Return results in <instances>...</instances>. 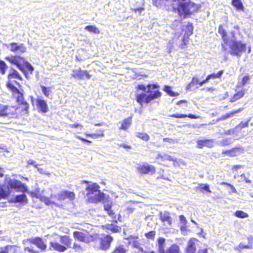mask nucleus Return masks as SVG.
Instances as JSON below:
<instances>
[{
  "mask_svg": "<svg viewBox=\"0 0 253 253\" xmlns=\"http://www.w3.org/2000/svg\"><path fill=\"white\" fill-rule=\"evenodd\" d=\"M160 85L157 84H149L146 86L144 84L137 85V89L144 91L137 94L136 100L140 105L143 103L148 104L151 101L159 99L162 95V92L158 89Z\"/></svg>",
  "mask_w": 253,
  "mask_h": 253,
  "instance_id": "1",
  "label": "nucleus"
},
{
  "mask_svg": "<svg viewBox=\"0 0 253 253\" xmlns=\"http://www.w3.org/2000/svg\"><path fill=\"white\" fill-rule=\"evenodd\" d=\"M12 190L17 192H25L27 189L20 181L11 178L6 175L2 182L0 183V199H6L10 195Z\"/></svg>",
  "mask_w": 253,
  "mask_h": 253,
  "instance_id": "2",
  "label": "nucleus"
},
{
  "mask_svg": "<svg viewBox=\"0 0 253 253\" xmlns=\"http://www.w3.org/2000/svg\"><path fill=\"white\" fill-rule=\"evenodd\" d=\"M82 183L88 184L85 188L87 203L97 204L107 199L105 194L100 191V186L96 183L89 184V182L88 181L83 180Z\"/></svg>",
  "mask_w": 253,
  "mask_h": 253,
  "instance_id": "3",
  "label": "nucleus"
},
{
  "mask_svg": "<svg viewBox=\"0 0 253 253\" xmlns=\"http://www.w3.org/2000/svg\"><path fill=\"white\" fill-rule=\"evenodd\" d=\"M201 5L189 1L187 2L179 1L177 10L178 15L183 18L190 17L194 13L198 12L201 8Z\"/></svg>",
  "mask_w": 253,
  "mask_h": 253,
  "instance_id": "4",
  "label": "nucleus"
},
{
  "mask_svg": "<svg viewBox=\"0 0 253 253\" xmlns=\"http://www.w3.org/2000/svg\"><path fill=\"white\" fill-rule=\"evenodd\" d=\"M73 235L75 240L86 244L95 242L97 238L96 234L91 233L89 231L84 229L75 231L73 232Z\"/></svg>",
  "mask_w": 253,
  "mask_h": 253,
  "instance_id": "5",
  "label": "nucleus"
},
{
  "mask_svg": "<svg viewBox=\"0 0 253 253\" xmlns=\"http://www.w3.org/2000/svg\"><path fill=\"white\" fill-rule=\"evenodd\" d=\"M228 43L230 49V54L232 55L240 57L246 51L247 44L241 41L231 39Z\"/></svg>",
  "mask_w": 253,
  "mask_h": 253,
  "instance_id": "6",
  "label": "nucleus"
},
{
  "mask_svg": "<svg viewBox=\"0 0 253 253\" xmlns=\"http://www.w3.org/2000/svg\"><path fill=\"white\" fill-rule=\"evenodd\" d=\"M202 244V243L197 239L191 238L188 241L184 251L185 253H208L207 248L201 247Z\"/></svg>",
  "mask_w": 253,
  "mask_h": 253,
  "instance_id": "7",
  "label": "nucleus"
},
{
  "mask_svg": "<svg viewBox=\"0 0 253 253\" xmlns=\"http://www.w3.org/2000/svg\"><path fill=\"white\" fill-rule=\"evenodd\" d=\"M97 238L95 242H98L99 243V248L102 250H106L108 249L111 242L113 241V238L109 235L102 234L99 235L96 234Z\"/></svg>",
  "mask_w": 253,
  "mask_h": 253,
  "instance_id": "8",
  "label": "nucleus"
},
{
  "mask_svg": "<svg viewBox=\"0 0 253 253\" xmlns=\"http://www.w3.org/2000/svg\"><path fill=\"white\" fill-rule=\"evenodd\" d=\"M137 171L141 174L153 175L156 173V168L155 166L144 163L139 165L136 168Z\"/></svg>",
  "mask_w": 253,
  "mask_h": 253,
  "instance_id": "9",
  "label": "nucleus"
},
{
  "mask_svg": "<svg viewBox=\"0 0 253 253\" xmlns=\"http://www.w3.org/2000/svg\"><path fill=\"white\" fill-rule=\"evenodd\" d=\"M6 59L12 64H15L18 68L27 76V73L23 65L24 63L25 64V62L23 58L19 56H15L7 57L6 58Z\"/></svg>",
  "mask_w": 253,
  "mask_h": 253,
  "instance_id": "10",
  "label": "nucleus"
},
{
  "mask_svg": "<svg viewBox=\"0 0 253 253\" xmlns=\"http://www.w3.org/2000/svg\"><path fill=\"white\" fill-rule=\"evenodd\" d=\"M244 151L245 149L243 147L239 145L229 150H223L222 151L221 154L224 156L234 157L244 153Z\"/></svg>",
  "mask_w": 253,
  "mask_h": 253,
  "instance_id": "11",
  "label": "nucleus"
},
{
  "mask_svg": "<svg viewBox=\"0 0 253 253\" xmlns=\"http://www.w3.org/2000/svg\"><path fill=\"white\" fill-rule=\"evenodd\" d=\"M249 121L250 120H247L246 122H241L234 128L225 131L223 132V134L224 135H237L239 133V132H240L241 131L242 128L248 126Z\"/></svg>",
  "mask_w": 253,
  "mask_h": 253,
  "instance_id": "12",
  "label": "nucleus"
},
{
  "mask_svg": "<svg viewBox=\"0 0 253 253\" xmlns=\"http://www.w3.org/2000/svg\"><path fill=\"white\" fill-rule=\"evenodd\" d=\"M159 218L164 225H169V226L172 225L173 219L169 211H165L160 212Z\"/></svg>",
  "mask_w": 253,
  "mask_h": 253,
  "instance_id": "13",
  "label": "nucleus"
},
{
  "mask_svg": "<svg viewBox=\"0 0 253 253\" xmlns=\"http://www.w3.org/2000/svg\"><path fill=\"white\" fill-rule=\"evenodd\" d=\"M72 76L78 80H83L84 76L88 80L90 79L91 77V76L88 73L87 71H83L81 68L73 70Z\"/></svg>",
  "mask_w": 253,
  "mask_h": 253,
  "instance_id": "14",
  "label": "nucleus"
},
{
  "mask_svg": "<svg viewBox=\"0 0 253 253\" xmlns=\"http://www.w3.org/2000/svg\"><path fill=\"white\" fill-rule=\"evenodd\" d=\"M10 51L18 54L23 53L26 52V47L23 43H11L9 45Z\"/></svg>",
  "mask_w": 253,
  "mask_h": 253,
  "instance_id": "15",
  "label": "nucleus"
},
{
  "mask_svg": "<svg viewBox=\"0 0 253 253\" xmlns=\"http://www.w3.org/2000/svg\"><path fill=\"white\" fill-rule=\"evenodd\" d=\"M57 198L59 200L68 199L70 201H73L75 198V194L72 191L63 190L57 194Z\"/></svg>",
  "mask_w": 253,
  "mask_h": 253,
  "instance_id": "16",
  "label": "nucleus"
},
{
  "mask_svg": "<svg viewBox=\"0 0 253 253\" xmlns=\"http://www.w3.org/2000/svg\"><path fill=\"white\" fill-rule=\"evenodd\" d=\"M213 146V141L212 139H205L203 140H198L197 141V147L202 149L204 147L212 148Z\"/></svg>",
  "mask_w": 253,
  "mask_h": 253,
  "instance_id": "17",
  "label": "nucleus"
},
{
  "mask_svg": "<svg viewBox=\"0 0 253 253\" xmlns=\"http://www.w3.org/2000/svg\"><path fill=\"white\" fill-rule=\"evenodd\" d=\"M112 204L111 203L104 205V209L107 212L108 214L112 218V221L114 223H117L118 220L115 212L112 209Z\"/></svg>",
  "mask_w": 253,
  "mask_h": 253,
  "instance_id": "18",
  "label": "nucleus"
},
{
  "mask_svg": "<svg viewBox=\"0 0 253 253\" xmlns=\"http://www.w3.org/2000/svg\"><path fill=\"white\" fill-rule=\"evenodd\" d=\"M248 245H244L242 243L239 244L238 247L236 249L238 251L241 252L243 249H252L253 248V236H250L247 237Z\"/></svg>",
  "mask_w": 253,
  "mask_h": 253,
  "instance_id": "19",
  "label": "nucleus"
},
{
  "mask_svg": "<svg viewBox=\"0 0 253 253\" xmlns=\"http://www.w3.org/2000/svg\"><path fill=\"white\" fill-rule=\"evenodd\" d=\"M60 241L63 244L62 246L66 247V249L71 247L72 239L70 236L67 235L60 236Z\"/></svg>",
  "mask_w": 253,
  "mask_h": 253,
  "instance_id": "20",
  "label": "nucleus"
},
{
  "mask_svg": "<svg viewBox=\"0 0 253 253\" xmlns=\"http://www.w3.org/2000/svg\"><path fill=\"white\" fill-rule=\"evenodd\" d=\"M132 115L129 117L123 120L121 126L119 127L120 130H126L131 126L132 123Z\"/></svg>",
  "mask_w": 253,
  "mask_h": 253,
  "instance_id": "21",
  "label": "nucleus"
},
{
  "mask_svg": "<svg viewBox=\"0 0 253 253\" xmlns=\"http://www.w3.org/2000/svg\"><path fill=\"white\" fill-rule=\"evenodd\" d=\"M33 105H36L38 109L40 111H46V103L45 101L40 98L36 99L35 100H32Z\"/></svg>",
  "mask_w": 253,
  "mask_h": 253,
  "instance_id": "22",
  "label": "nucleus"
},
{
  "mask_svg": "<svg viewBox=\"0 0 253 253\" xmlns=\"http://www.w3.org/2000/svg\"><path fill=\"white\" fill-rule=\"evenodd\" d=\"M27 198L26 196L23 194L18 195L10 199V202L11 203H25L27 202Z\"/></svg>",
  "mask_w": 253,
  "mask_h": 253,
  "instance_id": "23",
  "label": "nucleus"
},
{
  "mask_svg": "<svg viewBox=\"0 0 253 253\" xmlns=\"http://www.w3.org/2000/svg\"><path fill=\"white\" fill-rule=\"evenodd\" d=\"M193 24L190 22H188L184 29L185 33L184 37L186 39H188L189 36L193 34Z\"/></svg>",
  "mask_w": 253,
  "mask_h": 253,
  "instance_id": "24",
  "label": "nucleus"
},
{
  "mask_svg": "<svg viewBox=\"0 0 253 253\" xmlns=\"http://www.w3.org/2000/svg\"><path fill=\"white\" fill-rule=\"evenodd\" d=\"M162 253H181L178 246L176 244L171 245L166 251H163Z\"/></svg>",
  "mask_w": 253,
  "mask_h": 253,
  "instance_id": "25",
  "label": "nucleus"
},
{
  "mask_svg": "<svg viewBox=\"0 0 253 253\" xmlns=\"http://www.w3.org/2000/svg\"><path fill=\"white\" fill-rule=\"evenodd\" d=\"M50 244V247L52 248L53 250L59 252H63L66 250V247L65 246H62L58 242H51Z\"/></svg>",
  "mask_w": 253,
  "mask_h": 253,
  "instance_id": "26",
  "label": "nucleus"
},
{
  "mask_svg": "<svg viewBox=\"0 0 253 253\" xmlns=\"http://www.w3.org/2000/svg\"><path fill=\"white\" fill-rule=\"evenodd\" d=\"M30 241L32 243L36 245L38 248L42 250H45L46 248V245L40 238L31 239Z\"/></svg>",
  "mask_w": 253,
  "mask_h": 253,
  "instance_id": "27",
  "label": "nucleus"
},
{
  "mask_svg": "<svg viewBox=\"0 0 253 253\" xmlns=\"http://www.w3.org/2000/svg\"><path fill=\"white\" fill-rule=\"evenodd\" d=\"M218 33L221 36L222 39L225 44H227L228 40L227 38V34L225 30L223 28L222 25H220L218 27Z\"/></svg>",
  "mask_w": 253,
  "mask_h": 253,
  "instance_id": "28",
  "label": "nucleus"
},
{
  "mask_svg": "<svg viewBox=\"0 0 253 253\" xmlns=\"http://www.w3.org/2000/svg\"><path fill=\"white\" fill-rule=\"evenodd\" d=\"M172 117L176 118H181L184 117H188L191 119H200L201 117L199 115H195L191 114H189L188 115L185 114H174L170 116Z\"/></svg>",
  "mask_w": 253,
  "mask_h": 253,
  "instance_id": "29",
  "label": "nucleus"
},
{
  "mask_svg": "<svg viewBox=\"0 0 253 253\" xmlns=\"http://www.w3.org/2000/svg\"><path fill=\"white\" fill-rule=\"evenodd\" d=\"M163 90L165 91L169 95L172 97H175L179 95V93L175 92L171 89V87L169 85H165L164 86Z\"/></svg>",
  "mask_w": 253,
  "mask_h": 253,
  "instance_id": "30",
  "label": "nucleus"
},
{
  "mask_svg": "<svg viewBox=\"0 0 253 253\" xmlns=\"http://www.w3.org/2000/svg\"><path fill=\"white\" fill-rule=\"evenodd\" d=\"M6 86L8 88L10 89L15 94H17L18 99H20V97H22V94L20 92L19 89L16 87L14 85L10 83H8L6 84Z\"/></svg>",
  "mask_w": 253,
  "mask_h": 253,
  "instance_id": "31",
  "label": "nucleus"
},
{
  "mask_svg": "<svg viewBox=\"0 0 253 253\" xmlns=\"http://www.w3.org/2000/svg\"><path fill=\"white\" fill-rule=\"evenodd\" d=\"M231 4L237 10H244V7L241 0H232Z\"/></svg>",
  "mask_w": 253,
  "mask_h": 253,
  "instance_id": "32",
  "label": "nucleus"
},
{
  "mask_svg": "<svg viewBox=\"0 0 253 253\" xmlns=\"http://www.w3.org/2000/svg\"><path fill=\"white\" fill-rule=\"evenodd\" d=\"M198 189L202 193H211L210 186L208 184L201 183L198 184Z\"/></svg>",
  "mask_w": 253,
  "mask_h": 253,
  "instance_id": "33",
  "label": "nucleus"
},
{
  "mask_svg": "<svg viewBox=\"0 0 253 253\" xmlns=\"http://www.w3.org/2000/svg\"><path fill=\"white\" fill-rule=\"evenodd\" d=\"M84 29L89 32L94 34H99L100 33V31L95 26L87 25L85 27Z\"/></svg>",
  "mask_w": 253,
  "mask_h": 253,
  "instance_id": "34",
  "label": "nucleus"
},
{
  "mask_svg": "<svg viewBox=\"0 0 253 253\" xmlns=\"http://www.w3.org/2000/svg\"><path fill=\"white\" fill-rule=\"evenodd\" d=\"M136 137L143 141H148L150 139L149 135L146 132H138L136 134Z\"/></svg>",
  "mask_w": 253,
  "mask_h": 253,
  "instance_id": "35",
  "label": "nucleus"
},
{
  "mask_svg": "<svg viewBox=\"0 0 253 253\" xmlns=\"http://www.w3.org/2000/svg\"><path fill=\"white\" fill-rule=\"evenodd\" d=\"M223 74V70H220L218 71L217 73H212L211 74L207 76V79L209 80L211 79H214L216 78H220L222 74Z\"/></svg>",
  "mask_w": 253,
  "mask_h": 253,
  "instance_id": "36",
  "label": "nucleus"
},
{
  "mask_svg": "<svg viewBox=\"0 0 253 253\" xmlns=\"http://www.w3.org/2000/svg\"><path fill=\"white\" fill-rule=\"evenodd\" d=\"M11 73L8 75V79H12L13 78L18 79L20 80H22L21 77L20 76V75L18 73V72L15 69H11Z\"/></svg>",
  "mask_w": 253,
  "mask_h": 253,
  "instance_id": "37",
  "label": "nucleus"
},
{
  "mask_svg": "<svg viewBox=\"0 0 253 253\" xmlns=\"http://www.w3.org/2000/svg\"><path fill=\"white\" fill-rule=\"evenodd\" d=\"M244 94L245 93L243 91H239L231 98V102H233L239 99L240 98L243 97L244 95Z\"/></svg>",
  "mask_w": 253,
  "mask_h": 253,
  "instance_id": "38",
  "label": "nucleus"
},
{
  "mask_svg": "<svg viewBox=\"0 0 253 253\" xmlns=\"http://www.w3.org/2000/svg\"><path fill=\"white\" fill-rule=\"evenodd\" d=\"M165 239L163 237H160L158 239V243L159 245L158 252L159 253H162V250L164 251V245Z\"/></svg>",
  "mask_w": 253,
  "mask_h": 253,
  "instance_id": "39",
  "label": "nucleus"
},
{
  "mask_svg": "<svg viewBox=\"0 0 253 253\" xmlns=\"http://www.w3.org/2000/svg\"><path fill=\"white\" fill-rule=\"evenodd\" d=\"M234 215L236 217L240 218H247L249 217V214L247 213L240 210L236 211L234 213Z\"/></svg>",
  "mask_w": 253,
  "mask_h": 253,
  "instance_id": "40",
  "label": "nucleus"
},
{
  "mask_svg": "<svg viewBox=\"0 0 253 253\" xmlns=\"http://www.w3.org/2000/svg\"><path fill=\"white\" fill-rule=\"evenodd\" d=\"M179 218L180 223L182 224V225L180 227V229L181 230H185L186 229V226L187 223V221L185 217L183 215H179Z\"/></svg>",
  "mask_w": 253,
  "mask_h": 253,
  "instance_id": "41",
  "label": "nucleus"
},
{
  "mask_svg": "<svg viewBox=\"0 0 253 253\" xmlns=\"http://www.w3.org/2000/svg\"><path fill=\"white\" fill-rule=\"evenodd\" d=\"M104 130H99L97 133H92L91 138L92 139H98L99 138H102L104 136Z\"/></svg>",
  "mask_w": 253,
  "mask_h": 253,
  "instance_id": "42",
  "label": "nucleus"
},
{
  "mask_svg": "<svg viewBox=\"0 0 253 253\" xmlns=\"http://www.w3.org/2000/svg\"><path fill=\"white\" fill-rule=\"evenodd\" d=\"M250 77L249 75L244 76L241 82H239L238 83L239 86H243L245 85L250 80Z\"/></svg>",
  "mask_w": 253,
  "mask_h": 253,
  "instance_id": "43",
  "label": "nucleus"
},
{
  "mask_svg": "<svg viewBox=\"0 0 253 253\" xmlns=\"http://www.w3.org/2000/svg\"><path fill=\"white\" fill-rule=\"evenodd\" d=\"M24 67L26 71V72L27 73V76L26 75H25V76L27 78H28V75L29 73L30 74H32V73L34 70V68L31 66V65L28 62L25 63V66H24Z\"/></svg>",
  "mask_w": 253,
  "mask_h": 253,
  "instance_id": "44",
  "label": "nucleus"
},
{
  "mask_svg": "<svg viewBox=\"0 0 253 253\" xmlns=\"http://www.w3.org/2000/svg\"><path fill=\"white\" fill-rule=\"evenodd\" d=\"M166 161H169L173 162V165L174 167L179 166V163L176 158H173L171 156L166 154Z\"/></svg>",
  "mask_w": 253,
  "mask_h": 253,
  "instance_id": "45",
  "label": "nucleus"
},
{
  "mask_svg": "<svg viewBox=\"0 0 253 253\" xmlns=\"http://www.w3.org/2000/svg\"><path fill=\"white\" fill-rule=\"evenodd\" d=\"M195 84H199V81L197 78L194 77L193 78L191 82L187 85V89H189L192 86Z\"/></svg>",
  "mask_w": 253,
  "mask_h": 253,
  "instance_id": "46",
  "label": "nucleus"
},
{
  "mask_svg": "<svg viewBox=\"0 0 253 253\" xmlns=\"http://www.w3.org/2000/svg\"><path fill=\"white\" fill-rule=\"evenodd\" d=\"M7 68V66L5 63L2 60H0V72H1V74H5L6 69Z\"/></svg>",
  "mask_w": 253,
  "mask_h": 253,
  "instance_id": "47",
  "label": "nucleus"
},
{
  "mask_svg": "<svg viewBox=\"0 0 253 253\" xmlns=\"http://www.w3.org/2000/svg\"><path fill=\"white\" fill-rule=\"evenodd\" d=\"M126 250L123 246H119L115 248L112 253H126Z\"/></svg>",
  "mask_w": 253,
  "mask_h": 253,
  "instance_id": "48",
  "label": "nucleus"
},
{
  "mask_svg": "<svg viewBox=\"0 0 253 253\" xmlns=\"http://www.w3.org/2000/svg\"><path fill=\"white\" fill-rule=\"evenodd\" d=\"M156 235V232L155 231H151L145 234V237L148 239L154 240Z\"/></svg>",
  "mask_w": 253,
  "mask_h": 253,
  "instance_id": "49",
  "label": "nucleus"
},
{
  "mask_svg": "<svg viewBox=\"0 0 253 253\" xmlns=\"http://www.w3.org/2000/svg\"><path fill=\"white\" fill-rule=\"evenodd\" d=\"M73 249L76 252L82 251L83 250L82 246L77 243L73 244Z\"/></svg>",
  "mask_w": 253,
  "mask_h": 253,
  "instance_id": "50",
  "label": "nucleus"
},
{
  "mask_svg": "<svg viewBox=\"0 0 253 253\" xmlns=\"http://www.w3.org/2000/svg\"><path fill=\"white\" fill-rule=\"evenodd\" d=\"M131 10L134 11L135 13H138L139 15H140L141 12L144 10V8L142 7L135 8V7H131Z\"/></svg>",
  "mask_w": 253,
  "mask_h": 253,
  "instance_id": "51",
  "label": "nucleus"
},
{
  "mask_svg": "<svg viewBox=\"0 0 253 253\" xmlns=\"http://www.w3.org/2000/svg\"><path fill=\"white\" fill-rule=\"evenodd\" d=\"M28 165H34L35 166V167L37 168L38 171H39L41 173L42 172V169H40V168H39L38 167V165H36V162L33 160H29L27 162Z\"/></svg>",
  "mask_w": 253,
  "mask_h": 253,
  "instance_id": "52",
  "label": "nucleus"
},
{
  "mask_svg": "<svg viewBox=\"0 0 253 253\" xmlns=\"http://www.w3.org/2000/svg\"><path fill=\"white\" fill-rule=\"evenodd\" d=\"M163 141L169 144H173L176 142V140L175 139L168 137L164 138L163 139Z\"/></svg>",
  "mask_w": 253,
  "mask_h": 253,
  "instance_id": "53",
  "label": "nucleus"
},
{
  "mask_svg": "<svg viewBox=\"0 0 253 253\" xmlns=\"http://www.w3.org/2000/svg\"><path fill=\"white\" fill-rule=\"evenodd\" d=\"M166 154H159L157 155L156 158L157 160H161L162 161H166Z\"/></svg>",
  "mask_w": 253,
  "mask_h": 253,
  "instance_id": "54",
  "label": "nucleus"
},
{
  "mask_svg": "<svg viewBox=\"0 0 253 253\" xmlns=\"http://www.w3.org/2000/svg\"><path fill=\"white\" fill-rule=\"evenodd\" d=\"M108 229H109L113 232L117 233L119 232L121 228L118 226H114L112 228H108Z\"/></svg>",
  "mask_w": 253,
  "mask_h": 253,
  "instance_id": "55",
  "label": "nucleus"
},
{
  "mask_svg": "<svg viewBox=\"0 0 253 253\" xmlns=\"http://www.w3.org/2000/svg\"><path fill=\"white\" fill-rule=\"evenodd\" d=\"M120 147L123 148L126 150H129L132 148V147L130 145H127L124 143H122L118 145Z\"/></svg>",
  "mask_w": 253,
  "mask_h": 253,
  "instance_id": "56",
  "label": "nucleus"
},
{
  "mask_svg": "<svg viewBox=\"0 0 253 253\" xmlns=\"http://www.w3.org/2000/svg\"><path fill=\"white\" fill-rule=\"evenodd\" d=\"M70 127L71 128H79L80 129H82L83 128V126L80 124H74L70 125Z\"/></svg>",
  "mask_w": 253,
  "mask_h": 253,
  "instance_id": "57",
  "label": "nucleus"
},
{
  "mask_svg": "<svg viewBox=\"0 0 253 253\" xmlns=\"http://www.w3.org/2000/svg\"><path fill=\"white\" fill-rule=\"evenodd\" d=\"M234 112H231L230 113H227L225 114V115L222 116L221 118L217 119V120H225L230 117L231 115L233 114Z\"/></svg>",
  "mask_w": 253,
  "mask_h": 253,
  "instance_id": "58",
  "label": "nucleus"
},
{
  "mask_svg": "<svg viewBox=\"0 0 253 253\" xmlns=\"http://www.w3.org/2000/svg\"><path fill=\"white\" fill-rule=\"evenodd\" d=\"M221 144L223 146H226L230 144L231 142L228 139H223L221 141Z\"/></svg>",
  "mask_w": 253,
  "mask_h": 253,
  "instance_id": "59",
  "label": "nucleus"
},
{
  "mask_svg": "<svg viewBox=\"0 0 253 253\" xmlns=\"http://www.w3.org/2000/svg\"><path fill=\"white\" fill-rule=\"evenodd\" d=\"M76 137L78 139L81 140L83 142H86V143H92V141H91L87 140V139H85L84 138L81 137H80L79 136H78Z\"/></svg>",
  "mask_w": 253,
  "mask_h": 253,
  "instance_id": "60",
  "label": "nucleus"
},
{
  "mask_svg": "<svg viewBox=\"0 0 253 253\" xmlns=\"http://www.w3.org/2000/svg\"><path fill=\"white\" fill-rule=\"evenodd\" d=\"M25 251H27L28 252L32 253H38L37 252L35 251L34 250L33 247H27L25 248Z\"/></svg>",
  "mask_w": 253,
  "mask_h": 253,
  "instance_id": "61",
  "label": "nucleus"
},
{
  "mask_svg": "<svg viewBox=\"0 0 253 253\" xmlns=\"http://www.w3.org/2000/svg\"><path fill=\"white\" fill-rule=\"evenodd\" d=\"M243 168V166L240 165H234L232 167V169L233 170L237 171L238 169Z\"/></svg>",
  "mask_w": 253,
  "mask_h": 253,
  "instance_id": "62",
  "label": "nucleus"
},
{
  "mask_svg": "<svg viewBox=\"0 0 253 253\" xmlns=\"http://www.w3.org/2000/svg\"><path fill=\"white\" fill-rule=\"evenodd\" d=\"M241 176L243 178L244 177V181L247 183H251L252 181L250 179H249L248 177L245 176V174H241Z\"/></svg>",
  "mask_w": 253,
  "mask_h": 253,
  "instance_id": "63",
  "label": "nucleus"
},
{
  "mask_svg": "<svg viewBox=\"0 0 253 253\" xmlns=\"http://www.w3.org/2000/svg\"><path fill=\"white\" fill-rule=\"evenodd\" d=\"M187 102L185 100H181L177 103L178 105L186 106Z\"/></svg>",
  "mask_w": 253,
  "mask_h": 253,
  "instance_id": "64",
  "label": "nucleus"
}]
</instances>
